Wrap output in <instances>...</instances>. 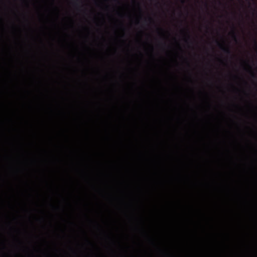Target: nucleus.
Here are the masks:
<instances>
[{"label": "nucleus", "instance_id": "nucleus-5", "mask_svg": "<svg viewBox=\"0 0 257 257\" xmlns=\"http://www.w3.org/2000/svg\"><path fill=\"white\" fill-rule=\"evenodd\" d=\"M149 20H150V21H152V19H151V18H149Z\"/></svg>", "mask_w": 257, "mask_h": 257}, {"label": "nucleus", "instance_id": "nucleus-3", "mask_svg": "<svg viewBox=\"0 0 257 257\" xmlns=\"http://www.w3.org/2000/svg\"><path fill=\"white\" fill-rule=\"evenodd\" d=\"M251 74L252 77H255V74L252 72H251Z\"/></svg>", "mask_w": 257, "mask_h": 257}, {"label": "nucleus", "instance_id": "nucleus-2", "mask_svg": "<svg viewBox=\"0 0 257 257\" xmlns=\"http://www.w3.org/2000/svg\"><path fill=\"white\" fill-rule=\"evenodd\" d=\"M232 38L235 41H237L236 35L235 31H233L231 33Z\"/></svg>", "mask_w": 257, "mask_h": 257}, {"label": "nucleus", "instance_id": "nucleus-1", "mask_svg": "<svg viewBox=\"0 0 257 257\" xmlns=\"http://www.w3.org/2000/svg\"><path fill=\"white\" fill-rule=\"evenodd\" d=\"M217 44L219 46L221 49L223 51V52L227 55H231V51L229 47H225L220 44L218 41H217Z\"/></svg>", "mask_w": 257, "mask_h": 257}, {"label": "nucleus", "instance_id": "nucleus-4", "mask_svg": "<svg viewBox=\"0 0 257 257\" xmlns=\"http://www.w3.org/2000/svg\"><path fill=\"white\" fill-rule=\"evenodd\" d=\"M181 2L184 3V0H181Z\"/></svg>", "mask_w": 257, "mask_h": 257}]
</instances>
